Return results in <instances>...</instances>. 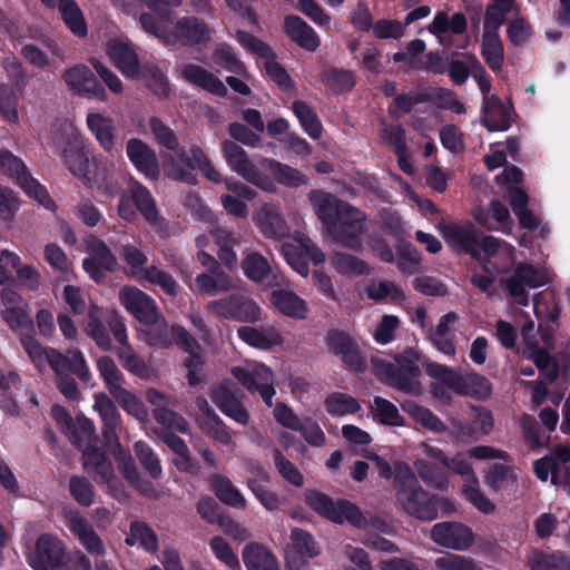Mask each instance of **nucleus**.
<instances>
[{
    "label": "nucleus",
    "mask_w": 570,
    "mask_h": 570,
    "mask_svg": "<svg viewBox=\"0 0 570 570\" xmlns=\"http://www.w3.org/2000/svg\"><path fill=\"white\" fill-rule=\"evenodd\" d=\"M305 503L320 517L335 523L347 522L354 528L368 527L382 529L385 523L377 517L367 515L355 503L346 500H333L330 495L317 490H307L304 493Z\"/></svg>",
    "instance_id": "1"
},
{
    "label": "nucleus",
    "mask_w": 570,
    "mask_h": 570,
    "mask_svg": "<svg viewBox=\"0 0 570 570\" xmlns=\"http://www.w3.org/2000/svg\"><path fill=\"white\" fill-rule=\"evenodd\" d=\"M397 504L411 517L421 521H432L439 512L452 513L455 508L445 498L432 495L419 483L399 487L395 492Z\"/></svg>",
    "instance_id": "2"
},
{
    "label": "nucleus",
    "mask_w": 570,
    "mask_h": 570,
    "mask_svg": "<svg viewBox=\"0 0 570 570\" xmlns=\"http://www.w3.org/2000/svg\"><path fill=\"white\" fill-rule=\"evenodd\" d=\"M426 374L459 395L471 396L475 399H487L491 394V384L489 380L478 373L460 374L452 367L435 363L424 362Z\"/></svg>",
    "instance_id": "3"
},
{
    "label": "nucleus",
    "mask_w": 570,
    "mask_h": 570,
    "mask_svg": "<svg viewBox=\"0 0 570 570\" xmlns=\"http://www.w3.org/2000/svg\"><path fill=\"white\" fill-rule=\"evenodd\" d=\"M141 333L145 343L154 348H168L177 345L185 352H191L197 346V340L183 326L169 324L161 313L144 324Z\"/></svg>",
    "instance_id": "4"
},
{
    "label": "nucleus",
    "mask_w": 570,
    "mask_h": 570,
    "mask_svg": "<svg viewBox=\"0 0 570 570\" xmlns=\"http://www.w3.org/2000/svg\"><path fill=\"white\" fill-rule=\"evenodd\" d=\"M367 229V215L350 204L326 232L334 243L347 249L360 252L363 248V236Z\"/></svg>",
    "instance_id": "5"
},
{
    "label": "nucleus",
    "mask_w": 570,
    "mask_h": 570,
    "mask_svg": "<svg viewBox=\"0 0 570 570\" xmlns=\"http://www.w3.org/2000/svg\"><path fill=\"white\" fill-rule=\"evenodd\" d=\"M121 257L127 265L126 274L138 281H146L150 284L158 285L166 294L176 296L178 285L174 277L155 265L146 266L148 258L137 246L130 244L124 245L121 248Z\"/></svg>",
    "instance_id": "6"
},
{
    "label": "nucleus",
    "mask_w": 570,
    "mask_h": 570,
    "mask_svg": "<svg viewBox=\"0 0 570 570\" xmlns=\"http://www.w3.org/2000/svg\"><path fill=\"white\" fill-rule=\"evenodd\" d=\"M224 158L228 166L248 183L257 186L264 191H275L273 180L261 171L259 167L248 157L243 147L232 140L222 142Z\"/></svg>",
    "instance_id": "7"
},
{
    "label": "nucleus",
    "mask_w": 570,
    "mask_h": 570,
    "mask_svg": "<svg viewBox=\"0 0 570 570\" xmlns=\"http://www.w3.org/2000/svg\"><path fill=\"white\" fill-rule=\"evenodd\" d=\"M233 377L249 393H258L268 406H273V397L276 394L275 374L263 363H255L247 367L233 366Z\"/></svg>",
    "instance_id": "8"
},
{
    "label": "nucleus",
    "mask_w": 570,
    "mask_h": 570,
    "mask_svg": "<svg viewBox=\"0 0 570 570\" xmlns=\"http://www.w3.org/2000/svg\"><path fill=\"white\" fill-rule=\"evenodd\" d=\"M533 470L538 479L547 481L551 476L554 485L562 487L570 494V448L558 444L549 455L533 463Z\"/></svg>",
    "instance_id": "9"
},
{
    "label": "nucleus",
    "mask_w": 570,
    "mask_h": 570,
    "mask_svg": "<svg viewBox=\"0 0 570 570\" xmlns=\"http://www.w3.org/2000/svg\"><path fill=\"white\" fill-rule=\"evenodd\" d=\"M282 253L286 262L302 276H307L309 258L315 265L326 261V254L305 234L295 233L292 240L282 245Z\"/></svg>",
    "instance_id": "10"
},
{
    "label": "nucleus",
    "mask_w": 570,
    "mask_h": 570,
    "mask_svg": "<svg viewBox=\"0 0 570 570\" xmlns=\"http://www.w3.org/2000/svg\"><path fill=\"white\" fill-rule=\"evenodd\" d=\"M243 394L229 379H223L209 390V397L223 414L242 426H247L250 414L243 404Z\"/></svg>",
    "instance_id": "11"
},
{
    "label": "nucleus",
    "mask_w": 570,
    "mask_h": 570,
    "mask_svg": "<svg viewBox=\"0 0 570 570\" xmlns=\"http://www.w3.org/2000/svg\"><path fill=\"white\" fill-rule=\"evenodd\" d=\"M115 341L120 345L116 351L118 358L122 366L134 375L140 379H147L150 375V370L146 362L134 351L129 343L127 327L124 318L118 313H112L107 320Z\"/></svg>",
    "instance_id": "12"
},
{
    "label": "nucleus",
    "mask_w": 570,
    "mask_h": 570,
    "mask_svg": "<svg viewBox=\"0 0 570 570\" xmlns=\"http://www.w3.org/2000/svg\"><path fill=\"white\" fill-rule=\"evenodd\" d=\"M547 282L548 276L544 271L522 263L515 266L510 276L500 279V284L508 291L513 301L522 306L529 304L527 289L540 287Z\"/></svg>",
    "instance_id": "13"
},
{
    "label": "nucleus",
    "mask_w": 570,
    "mask_h": 570,
    "mask_svg": "<svg viewBox=\"0 0 570 570\" xmlns=\"http://www.w3.org/2000/svg\"><path fill=\"white\" fill-rule=\"evenodd\" d=\"M0 169L17 180L22 189L46 208H53L55 203L48 196L47 190L33 179L23 161L9 150L0 151Z\"/></svg>",
    "instance_id": "14"
},
{
    "label": "nucleus",
    "mask_w": 570,
    "mask_h": 570,
    "mask_svg": "<svg viewBox=\"0 0 570 570\" xmlns=\"http://www.w3.org/2000/svg\"><path fill=\"white\" fill-rule=\"evenodd\" d=\"M430 539L443 549L462 552L473 547L475 535L463 522L442 521L432 525Z\"/></svg>",
    "instance_id": "15"
},
{
    "label": "nucleus",
    "mask_w": 570,
    "mask_h": 570,
    "mask_svg": "<svg viewBox=\"0 0 570 570\" xmlns=\"http://www.w3.org/2000/svg\"><path fill=\"white\" fill-rule=\"evenodd\" d=\"M206 308L218 317L246 323L256 322L261 316L258 305L253 299L240 294H233L210 301L207 303Z\"/></svg>",
    "instance_id": "16"
},
{
    "label": "nucleus",
    "mask_w": 570,
    "mask_h": 570,
    "mask_svg": "<svg viewBox=\"0 0 570 570\" xmlns=\"http://www.w3.org/2000/svg\"><path fill=\"white\" fill-rule=\"evenodd\" d=\"M81 433L80 446L78 449L82 452L83 468L88 472H96L102 482L109 483L115 476L114 468L105 453L90 442L95 435L94 424L88 420H83Z\"/></svg>",
    "instance_id": "17"
},
{
    "label": "nucleus",
    "mask_w": 570,
    "mask_h": 570,
    "mask_svg": "<svg viewBox=\"0 0 570 570\" xmlns=\"http://www.w3.org/2000/svg\"><path fill=\"white\" fill-rule=\"evenodd\" d=\"M68 90L80 98H96L101 101L107 100V92L99 83L92 70L83 65L78 63L65 69L61 73Z\"/></svg>",
    "instance_id": "18"
},
{
    "label": "nucleus",
    "mask_w": 570,
    "mask_h": 570,
    "mask_svg": "<svg viewBox=\"0 0 570 570\" xmlns=\"http://www.w3.org/2000/svg\"><path fill=\"white\" fill-rule=\"evenodd\" d=\"M68 372L76 375L81 381L88 382L91 377L86 360L79 350H70L65 355V362L60 373H55L59 391L69 400H78L80 392L75 379L68 375Z\"/></svg>",
    "instance_id": "19"
},
{
    "label": "nucleus",
    "mask_w": 570,
    "mask_h": 570,
    "mask_svg": "<svg viewBox=\"0 0 570 570\" xmlns=\"http://www.w3.org/2000/svg\"><path fill=\"white\" fill-rule=\"evenodd\" d=\"M33 570H50L65 566L67 550L62 541L52 534H41L35 546V553L30 557Z\"/></svg>",
    "instance_id": "20"
},
{
    "label": "nucleus",
    "mask_w": 570,
    "mask_h": 570,
    "mask_svg": "<svg viewBox=\"0 0 570 570\" xmlns=\"http://www.w3.org/2000/svg\"><path fill=\"white\" fill-rule=\"evenodd\" d=\"M440 230L445 242L453 249L468 253L473 258L480 259L479 230L471 222L444 223Z\"/></svg>",
    "instance_id": "21"
},
{
    "label": "nucleus",
    "mask_w": 570,
    "mask_h": 570,
    "mask_svg": "<svg viewBox=\"0 0 570 570\" xmlns=\"http://www.w3.org/2000/svg\"><path fill=\"white\" fill-rule=\"evenodd\" d=\"M107 52L114 66L124 76L132 79L141 78L144 66L132 43L115 38L108 42Z\"/></svg>",
    "instance_id": "22"
},
{
    "label": "nucleus",
    "mask_w": 570,
    "mask_h": 570,
    "mask_svg": "<svg viewBox=\"0 0 570 570\" xmlns=\"http://www.w3.org/2000/svg\"><path fill=\"white\" fill-rule=\"evenodd\" d=\"M86 247L89 257L83 259V269L96 282L105 277L106 271H112L116 266V257L109 247L96 236H89L86 239Z\"/></svg>",
    "instance_id": "23"
},
{
    "label": "nucleus",
    "mask_w": 570,
    "mask_h": 570,
    "mask_svg": "<svg viewBox=\"0 0 570 570\" xmlns=\"http://www.w3.org/2000/svg\"><path fill=\"white\" fill-rule=\"evenodd\" d=\"M118 297L125 309L141 325L160 313L155 299L135 286H124Z\"/></svg>",
    "instance_id": "24"
},
{
    "label": "nucleus",
    "mask_w": 570,
    "mask_h": 570,
    "mask_svg": "<svg viewBox=\"0 0 570 570\" xmlns=\"http://www.w3.org/2000/svg\"><path fill=\"white\" fill-rule=\"evenodd\" d=\"M65 519L70 532L77 537L88 553L97 557L105 554L106 548L102 540L85 517L79 512L69 511Z\"/></svg>",
    "instance_id": "25"
},
{
    "label": "nucleus",
    "mask_w": 570,
    "mask_h": 570,
    "mask_svg": "<svg viewBox=\"0 0 570 570\" xmlns=\"http://www.w3.org/2000/svg\"><path fill=\"white\" fill-rule=\"evenodd\" d=\"M0 297L2 318L12 331H18L32 324L27 313V304L16 289L4 287L1 291Z\"/></svg>",
    "instance_id": "26"
},
{
    "label": "nucleus",
    "mask_w": 570,
    "mask_h": 570,
    "mask_svg": "<svg viewBox=\"0 0 570 570\" xmlns=\"http://www.w3.org/2000/svg\"><path fill=\"white\" fill-rule=\"evenodd\" d=\"M20 343L29 360L38 370L42 371L48 364L55 373L61 372L66 354L52 347H43L40 342L31 335H22Z\"/></svg>",
    "instance_id": "27"
},
{
    "label": "nucleus",
    "mask_w": 570,
    "mask_h": 570,
    "mask_svg": "<svg viewBox=\"0 0 570 570\" xmlns=\"http://www.w3.org/2000/svg\"><path fill=\"white\" fill-rule=\"evenodd\" d=\"M261 233L272 239H282L289 234V227L282 210L274 204H264L253 216Z\"/></svg>",
    "instance_id": "28"
},
{
    "label": "nucleus",
    "mask_w": 570,
    "mask_h": 570,
    "mask_svg": "<svg viewBox=\"0 0 570 570\" xmlns=\"http://www.w3.org/2000/svg\"><path fill=\"white\" fill-rule=\"evenodd\" d=\"M238 337L252 347L268 351L284 344V336L277 325L240 326Z\"/></svg>",
    "instance_id": "29"
},
{
    "label": "nucleus",
    "mask_w": 570,
    "mask_h": 570,
    "mask_svg": "<svg viewBox=\"0 0 570 570\" xmlns=\"http://www.w3.org/2000/svg\"><path fill=\"white\" fill-rule=\"evenodd\" d=\"M308 199L316 216L323 223L326 229L350 205V203L337 198L331 193L317 189L309 193Z\"/></svg>",
    "instance_id": "30"
},
{
    "label": "nucleus",
    "mask_w": 570,
    "mask_h": 570,
    "mask_svg": "<svg viewBox=\"0 0 570 570\" xmlns=\"http://www.w3.org/2000/svg\"><path fill=\"white\" fill-rule=\"evenodd\" d=\"M395 361L396 366L390 385L414 396L421 395L423 387L417 380L421 374L417 364L409 357H399Z\"/></svg>",
    "instance_id": "31"
},
{
    "label": "nucleus",
    "mask_w": 570,
    "mask_h": 570,
    "mask_svg": "<svg viewBox=\"0 0 570 570\" xmlns=\"http://www.w3.org/2000/svg\"><path fill=\"white\" fill-rule=\"evenodd\" d=\"M126 153L139 171L148 178H158L160 171L157 156L146 142L137 138H131L126 144Z\"/></svg>",
    "instance_id": "32"
},
{
    "label": "nucleus",
    "mask_w": 570,
    "mask_h": 570,
    "mask_svg": "<svg viewBox=\"0 0 570 570\" xmlns=\"http://www.w3.org/2000/svg\"><path fill=\"white\" fill-rule=\"evenodd\" d=\"M21 56L33 67L45 69L53 63L52 57L65 58V50L58 46L53 38H41L40 43L26 45Z\"/></svg>",
    "instance_id": "33"
},
{
    "label": "nucleus",
    "mask_w": 570,
    "mask_h": 570,
    "mask_svg": "<svg viewBox=\"0 0 570 570\" xmlns=\"http://www.w3.org/2000/svg\"><path fill=\"white\" fill-rule=\"evenodd\" d=\"M70 129L75 146L70 149H63L62 157L69 170L86 185H91L96 177L90 169V161L86 154L78 147L79 136L71 125H66Z\"/></svg>",
    "instance_id": "34"
},
{
    "label": "nucleus",
    "mask_w": 570,
    "mask_h": 570,
    "mask_svg": "<svg viewBox=\"0 0 570 570\" xmlns=\"http://www.w3.org/2000/svg\"><path fill=\"white\" fill-rule=\"evenodd\" d=\"M482 114L483 125L490 131H503L511 126V107L505 106L497 96L483 98Z\"/></svg>",
    "instance_id": "35"
},
{
    "label": "nucleus",
    "mask_w": 570,
    "mask_h": 570,
    "mask_svg": "<svg viewBox=\"0 0 570 570\" xmlns=\"http://www.w3.org/2000/svg\"><path fill=\"white\" fill-rule=\"evenodd\" d=\"M86 125L100 147L107 153H112L116 146V128L112 118L98 111H91L86 117Z\"/></svg>",
    "instance_id": "36"
},
{
    "label": "nucleus",
    "mask_w": 570,
    "mask_h": 570,
    "mask_svg": "<svg viewBox=\"0 0 570 570\" xmlns=\"http://www.w3.org/2000/svg\"><path fill=\"white\" fill-rule=\"evenodd\" d=\"M176 157L190 171L197 169L207 179L214 183L218 184L223 181L220 173L212 165L210 160L199 146L194 145L188 151L180 149Z\"/></svg>",
    "instance_id": "37"
},
{
    "label": "nucleus",
    "mask_w": 570,
    "mask_h": 570,
    "mask_svg": "<svg viewBox=\"0 0 570 570\" xmlns=\"http://www.w3.org/2000/svg\"><path fill=\"white\" fill-rule=\"evenodd\" d=\"M195 284L198 293L207 296H216L219 293L230 292L238 287V283L220 268L199 274Z\"/></svg>",
    "instance_id": "38"
},
{
    "label": "nucleus",
    "mask_w": 570,
    "mask_h": 570,
    "mask_svg": "<svg viewBox=\"0 0 570 570\" xmlns=\"http://www.w3.org/2000/svg\"><path fill=\"white\" fill-rule=\"evenodd\" d=\"M242 43L248 50L257 53L265 61V68L267 73L273 78L279 86L286 87L289 83V78L286 71L274 61V52L268 45L263 42L261 38H242Z\"/></svg>",
    "instance_id": "39"
},
{
    "label": "nucleus",
    "mask_w": 570,
    "mask_h": 570,
    "mask_svg": "<svg viewBox=\"0 0 570 570\" xmlns=\"http://www.w3.org/2000/svg\"><path fill=\"white\" fill-rule=\"evenodd\" d=\"M242 558L247 570H279L273 551L258 542L246 544Z\"/></svg>",
    "instance_id": "40"
},
{
    "label": "nucleus",
    "mask_w": 570,
    "mask_h": 570,
    "mask_svg": "<svg viewBox=\"0 0 570 570\" xmlns=\"http://www.w3.org/2000/svg\"><path fill=\"white\" fill-rule=\"evenodd\" d=\"M181 77L186 81L219 97H224L227 94V88L223 81L198 65L188 63L184 66L181 69Z\"/></svg>",
    "instance_id": "41"
},
{
    "label": "nucleus",
    "mask_w": 570,
    "mask_h": 570,
    "mask_svg": "<svg viewBox=\"0 0 570 570\" xmlns=\"http://www.w3.org/2000/svg\"><path fill=\"white\" fill-rule=\"evenodd\" d=\"M258 165L268 170L277 183L286 187L296 188L307 184V177L298 169L282 164L275 159L262 158L259 159Z\"/></svg>",
    "instance_id": "42"
},
{
    "label": "nucleus",
    "mask_w": 570,
    "mask_h": 570,
    "mask_svg": "<svg viewBox=\"0 0 570 570\" xmlns=\"http://www.w3.org/2000/svg\"><path fill=\"white\" fill-rule=\"evenodd\" d=\"M332 267L341 275L364 276L370 275L372 268L365 261L350 253L335 250L330 256Z\"/></svg>",
    "instance_id": "43"
},
{
    "label": "nucleus",
    "mask_w": 570,
    "mask_h": 570,
    "mask_svg": "<svg viewBox=\"0 0 570 570\" xmlns=\"http://www.w3.org/2000/svg\"><path fill=\"white\" fill-rule=\"evenodd\" d=\"M271 302L283 315L298 320L306 317V304L294 292L284 289L273 291L271 293Z\"/></svg>",
    "instance_id": "44"
},
{
    "label": "nucleus",
    "mask_w": 570,
    "mask_h": 570,
    "mask_svg": "<svg viewBox=\"0 0 570 570\" xmlns=\"http://www.w3.org/2000/svg\"><path fill=\"white\" fill-rule=\"evenodd\" d=\"M513 7L514 0H492L485 10L482 36H498L500 27Z\"/></svg>",
    "instance_id": "45"
},
{
    "label": "nucleus",
    "mask_w": 570,
    "mask_h": 570,
    "mask_svg": "<svg viewBox=\"0 0 570 570\" xmlns=\"http://www.w3.org/2000/svg\"><path fill=\"white\" fill-rule=\"evenodd\" d=\"M402 409L424 429L438 434L449 432L448 424L428 407L421 406L415 402L407 401L402 404Z\"/></svg>",
    "instance_id": "46"
},
{
    "label": "nucleus",
    "mask_w": 570,
    "mask_h": 570,
    "mask_svg": "<svg viewBox=\"0 0 570 570\" xmlns=\"http://www.w3.org/2000/svg\"><path fill=\"white\" fill-rule=\"evenodd\" d=\"M92 409L102 420L105 425L104 435L108 438L120 423V414L114 400L104 392L95 393Z\"/></svg>",
    "instance_id": "47"
},
{
    "label": "nucleus",
    "mask_w": 570,
    "mask_h": 570,
    "mask_svg": "<svg viewBox=\"0 0 570 570\" xmlns=\"http://www.w3.org/2000/svg\"><path fill=\"white\" fill-rule=\"evenodd\" d=\"M210 236L215 239L218 246V258L229 269L237 265V255L235 247L238 245L237 239L230 232L223 227H215L210 230Z\"/></svg>",
    "instance_id": "48"
},
{
    "label": "nucleus",
    "mask_w": 570,
    "mask_h": 570,
    "mask_svg": "<svg viewBox=\"0 0 570 570\" xmlns=\"http://www.w3.org/2000/svg\"><path fill=\"white\" fill-rule=\"evenodd\" d=\"M115 459L118 470L131 487L145 494L153 491L150 483L141 480L135 461L129 452L120 450L115 453Z\"/></svg>",
    "instance_id": "49"
},
{
    "label": "nucleus",
    "mask_w": 570,
    "mask_h": 570,
    "mask_svg": "<svg viewBox=\"0 0 570 570\" xmlns=\"http://www.w3.org/2000/svg\"><path fill=\"white\" fill-rule=\"evenodd\" d=\"M120 407L140 423L149 421V412L141 399L125 386L111 394Z\"/></svg>",
    "instance_id": "50"
},
{
    "label": "nucleus",
    "mask_w": 570,
    "mask_h": 570,
    "mask_svg": "<svg viewBox=\"0 0 570 570\" xmlns=\"http://www.w3.org/2000/svg\"><path fill=\"white\" fill-rule=\"evenodd\" d=\"M99 308L95 304H90L89 308V320L86 326V332L88 336L96 343V345L105 352L112 351L114 345L110 337L109 332L111 333L109 326L107 327L99 318L98 315Z\"/></svg>",
    "instance_id": "51"
},
{
    "label": "nucleus",
    "mask_w": 570,
    "mask_h": 570,
    "mask_svg": "<svg viewBox=\"0 0 570 570\" xmlns=\"http://www.w3.org/2000/svg\"><path fill=\"white\" fill-rule=\"evenodd\" d=\"M528 564L531 570H570V561L560 552L548 554L533 550L528 556Z\"/></svg>",
    "instance_id": "52"
},
{
    "label": "nucleus",
    "mask_w": 570,
    "mask_h": 570,
    "mask_svg": "<svg viewBox=\"0 0 570 570\" xmlns=\"http://www.w3.org/2000/svg\"><path fill=\"white\" fill-rule=\"evenodd\" d=\"M428 29L434 36L448 31L453 35H461L466 30V18L462 12H455L449 18L446 12L439 11Z\"/></svg>",
    "instance_id": "53"
},
{
    "label": "nucleus",
    "mask_w": 570,
    "mask_h": 570,
    "mask_svg": "<svg viewBox=\"0 0 570 570\" xmlns=\"http://www.w3.org/2000/svg\"><path fill=\"white\" fill-rule=\"evenodd\" d=\"M210 483L222 502L234 508L245 509V498L227 478L216 474L212 476Z\"/></svg>",
    "instance_id": "54"
},
{
    "label": "nucleus",
    "mask_w": 570,
    "mask_h": 570,
    "mask_svg": "<svg viewBox=\"0 0 570 570\" xmlns=\"http://www.w3.org/2000/svg\"><path fill=\"white\" fill-rule=\"evenodd\" d=\"M61 18L75 36H87L83 14L75 0H59Z\"/></svg>",
    "instance_id": "55"
},
{
    "label": "nucleus",
    "mask_w": 570,
    "mask_h": 570,
    "mask_svg": "<svg viewBox=\"0 0 570 570\" xmlns=\"http://www.w3.org/2000/svg\"><path fill=\"white\" fill-rule=\"evenodd\" d=\"M96 365L110 395L124 386V375L110 356L104 355L98 357Z\"/></svg>",
    "instance_id": "56"
},
{
    "label": "nucleus",
    "mask_w": 570,
    "mask_h": 570,
    "mask_svg": "<svg viewBox=\"0 0 570 570\" xmlns=\"http://www.w3.org/2000/svg\"><path fill=\"white\" fill-rule=\"evenodd\" d=\"M18 104L19 99L14 89L10 85L0 83V117L3 121L19 126Z\"/></svg>",
    "instance_id": "57"
},
{
    "label": "nucleus",
    "mask_w": 570,
    "mask_h": 570,
    "mask_svg": "<svg viewBox=\"0 0 570 570\" xmlns=\"http://www.w3.org/2000/svg\"><path fill=\"white\" fill-rule=\"evenodd\" d=\"M322 81L324 86L334 94H342L355 86V77L352 71L330 68L323 71Z\"/></svg>",
    "instance_id": "58"
},
{
    "label": "nucleus",
    "mask_w": 570,
    "mask_h": 570,
    "mask_svg": "<svg viewBox=\"0 0 570 570\" xmlns=\"http://www.w3.org/2000/svg\"><path fill=\"white\" fill-rule=\"evenodd\" d=\"M413 466L423 482L428 485L433 487L438 490H444L449 485V479L446 474L440 471L434 464L429 462L426 459H415Z\"/></svg>",
    "instance_id": "59"
},
{
    "label": "nucleus",
    "mask_w": 570,
    "mask_h": 570,
    "mask_svg": "<svg viewBox=\"0 0 570 570\" xmlns=\"http://www.w3.org/2000/svg\"><path fill=\"white\" fill-rule=\"evenodd\" d=\"M130 198L136 203L139 212L151 225H157L159 220L158 209L150 193L142 186L136 184L130 189Z\"/></svg>",
    "instance_id": "60"
},
{
    "label": "nucleus",
    "mask_w": 570,
    "mask_h": 570,
    "mask_svg": "<svg viewBox=\"0 0 570 570\" xmlns=\"http://www.w3.org/2000/svg\"><path fill=\"white\" fill-rule=\"evenodd\" d=\"M245 275L257 283L263 282L271 274L272 268L268 261L259 253H249L242 263Z\"/></svg>",
    "instance_id": "61"
},
{
    "label": "nucleus",
    "mask_w": 570,
    "mask_h": 570,
    "mask_svg": "<svg viewBox=\"0 0 570 570\" xmlns=\"http://www.w3.org/2000/svg\"><path fill=\"white\" fill-rule=\"evenodd\" d=\"M293 111L309 137L318 139L322 135V125L312 108L306 102L296 100L293 102Z\"/></svg>",
    "instance_id": "62"
},
{
    "label": "nucleus",
    "mask_w": 570,
    "mask_h": 570,
    "mask_svg": "<svg viewBox=\"0 0 570 570\" xmlns=\"http://www.w3.org/2000/svg\"><path fill=\"white\" fill-rule=\"evenodd\" d=\"M326 411L333 415L342 416L356 413L361 405L357 400L345 393H332L324 401Z\"/></svg>",
    "instance_id": "63"
},
{
    "label": "nucleus",
    "mask_w": 570,
    "mask_h": 570,
    "mask_svg": "<svg viewBox=\"0 0 570 570\" xmlns=\"http://www.w3.org/2000/svg\"><path fill=\"white\" fill-rule=\"evenodd\" d=\"M433 564L436 570H482L474 559L455 553L440 556Z\"/></svg>",
    "instance_id": "64"
}]
</instances>
